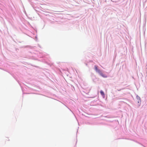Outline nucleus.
<instances>
[{
	"label": "nucleus",
	"mask_w": 147,
	"mask_h": 147,
	"mask_svg": "<svg viewBox=\"0 0 147 147\" xmlns=\"http://www.w3.org/2000/svg\"><path fill=\"white\" fill-rule=\"evenodd\" d=\"M94 69L98 73H99V72H100V71H101L100 69H98V66L97 65H95L94 66Z\"/></svg>",
	"instance_id": "obj_1"
},
{
	"label": "nucleus",
	"mask_w": 147,
	"mask_h": 147,
	"mask_svg": "<svg viewBox=\"0 0 147 147\" xmlns=\"http://www.w3.org/2000/svg\"><path fill=\"white\" fill-rule=\"evenodd\" d=\"M99 74L100 75V76H101L103 78H107V77L106 75L102 73L101 71H100V72L99 73Z\"/></svg>",
	"instance_id": "obj_2"
},
{
	"label": "nucleus",
	"mask_w": 147,
	"mask_h": 147,
	"mask_svg": "<svg viewBox=\"0 0 147 147\" xmlns=\"http://www.w3.org/2000/svg\"><path fill=\"white\" fill-rule=\"evenodd\" d=\"M101 95L102 96L103 98L105 97V94L104 92L102 90H101L100 92Z\"/></svg>",
	"instance_id": "obj_3"
},
{
	"label": "nucleus",
	"mask_w": 147,
	"mask_h": 147,
	"mask_svg": "<svg viewBox=\"0 0 147 147\" xmlns=\"http://www.w3.org/2000/svg\"><path fill=\"white\" fill-rule=\"evenodd\" d=\"M7 139H8V140L7 139V141H9V140L8 138H7Z\"/></svg>",
	"instance_id": "obj_4"
}]
</instances>
